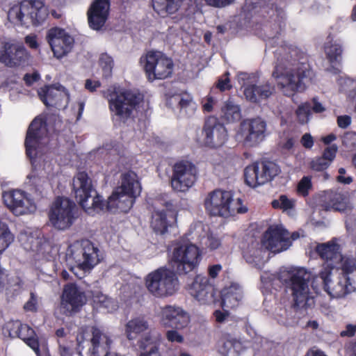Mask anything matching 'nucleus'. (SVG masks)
Wrapping results in <instances>:
<instances>
[{
  "label": "nucleus",
  "instance_id": "nucleus-11",
  "mask_svg": "<svg viewBox=\"0 0 356 356\" xmlns=\"http://www.w3.org/2000/svg\"><path fill=\"white\" fill-rule=\"evenodd\" d=\"M140 63L149 81L165 79L171 76L172 60L161 51H150L140 58Z\"/></svg>",
  "mask_w": 356,
  "mask_h": 356
},
{
  "label": "nucleus",
  "instance_id": "nucleus-33",
  "mask_svg": "<svg viewBox=\"0 0 356 356\" xmlns=\"http://www.w3.org/2000/svg\"><path fill=\"white\" fill-rule=\"evenodd\" d=\"M160 344V336H153L151 333H147L138 341V356H161Z\"/></svg>",
  "mask_w": 356,
  "mask_h": 356
},
{
  "label": "nucleus",
  "instance_id": "nucleus-39",
  "mask_svg": "<svg viewBox=\"0 0 356 356\" xmlns=\"http://www.w3.org/2000/svg\"><path fill=\"white\" fill-rule=\"evenodd\" d=\"M92 302L95 307L106 312H113L118 308L116 300L99 291L93 293Z\"/></svg>",
  "mask_w": 356,
  "mask_h": 356
},
{
  "label": "nucleus",
  "instance_id": "nucleus-53",
  "mask_svg": "<svg viewBox=\"0 0 356 356\" xmlns=\"http://www.w3.org/2000/svg\"><path fill=\"white\" fill-rule=\"evenodd\" d=\"M165 337L170 342L182 343L184 341V337L175 330L167 331Z\"/></svg>",
  "mask_w": 356,
  "mask_h": 356
},
{
  "label": "nucleus",
  "instance_id": "nucleus-43",
  "mask_svg": "<svg viewBox=\"0 0 356 356\" xmlns=\"http://www.w3.org/2000/svg\"><path fill=\"white\" fill-rule=\"evenodd\" d=\"M271 204L273 208L280 209L289 216L295 215L296 200L285 195H282L278 199L274 200Z\"/></svg>",
  "mask_w": 356,
  "mask_h": 356
},
{
  "label": "nucleus",
  "instance_id": "nucleus-37",
  "mask_svg": "<svg viewBox=\"0 0 356 356\" xmlns=\"http://www.w3.org/2000/svg\"><path fill=\"white\" fill-rule=\"evenodd\" d=\"M222 305L226 308L236 307L243 297L241 287L237 284H232L223 289L222 293Z\"/></svg>",
  "mask_w": 356,
  "mask_h": 356
},
{
  "label": "nucleus",
  "instance_id": "nucleus-48",
  "mask_svg": "<svg viewBox=\"0 0 356 356\" xmlns=\"http://www.w3.org/2000/svg\"><path fill=\"white\" fill-rule=\"evenodd\" d=\"M310 109V104L307 102L303 103L298 106L296 111V115L300 122L304 124L309 121Z\"/></svg>",
  "mask_w": 356,
  "mask_h": 356
},
{
  "label": "nucleus",
  "instance_id": "nucleus-23",
  "mask_svg": "<svg viewBox=\"0 0 356 356\" xmlns=\"http://www.w3.org/2000/svg\"><path fill=\"white\" fill-rule=\"evenodd\" d=\"M87 301L84 291L74 284H66L61 296L60 309L66 315L77 312Z\"/></svg>",
  "mask_w": 356,
  "mask_h": 356
},
{
  "label": "nucleus",
  "instance_id": "nucleus-61",
  "mask_svg": "<svg viewBox=\"0 0 356 356\" xmlns=\"http://www.w3.org/2000/svg\"><path fill=\"white\" fill-rule=\"evenodd\" d=\"M86 102V97L84 96H81L75 104V108H77V110H78L77 119H79L82 115L83 111L84 110Z\"/></svg>",
  "mask_w": 356,
  "mask_h": 356
},
{
  "label": "nucleus",
  "instance_id": "nucleus-6",
  "mask_svg": "<svg viewBox=\"0 0 356 356\" xmlns=\"http://www.w3.org/2000/svg\"><path fill=\"white\" fill-rule=\"evenodd\" d=\"M206 211L212 216L228 217L247 212L241 199H233L230 192L215 190L207 194L204 201Z\"/></svg>",
  "mask_w": 356,
  "mask_h": 356
},
{
  "label": "nucleus",
  "instance_id": "nucleus-51",
  "mask_svg": "<svg viewBox=\"0 0 356 356\" xmlns=\"http://www.w3.org/2000/svg\"><path fill=\"white\" fill-rule=\"evenodd\" d=\"M207 5L216 8H223L233 4L235 0H204Z\"/></svg>",
  "mask_w": 356,
  "mask_h": 356
},
{
  "label": "nucleus",
  "instance_id": "nucleus-27",
  "mask_svg": "<svg viewBox=\"0 0 356 356\" xmlns=\"http://www.w3.org/2000/svg\"><path fill=\"white\" fill-rule=\"evenodd\" d=\"M109 9V0H95L88 11L90 27L96 31L101 29L108 19Z\"/></svg>",
  "mask_w": 356,
  "mask_h": 356
},
{
  "label": "nucleus",
  "instance_id": "nucleus-29",
  "mask_svg": "<svg viewBox=\"0 0 356 356\" xmlns=\"http://www.w3.org/2000/svg\"><path fill=\"white\" fill-rule=\"evenodd\" d=\"M10 335L22 339L38 356H41L39 343L34 330L27 324H22L15 321L10 324Z\"/></svg>",
  "mask_w": 356,
  "mask_h": 356
},
{
  "label": "nucleus",
  "instance_id": "nucleus-59",
  "mask_svg": "<svg viewBox=\"0 0 356 356\" xmlns=\"http://www.w3.org/2000/svg\"><path fill=\"white\" fill-rule=\"evenodd\" d=\"M339 175L337 177L338 182L343 184H350L353 181V178L350 176L345 177L346 170L343 168L339 169Z\"/></svg>",
  "mask_w": 356,
  "mask_h": 356
},
{
  "label": "nucleus",
  "instance_id": "nucleus-56",
  "mask_svg": "<svg viewBox=\"0 0 356 356\" xmlns=\"http://www.w3.org/2000/svg\"><path fill=\"white\" fill-rule=\"evenodd\" d=\"M356 141V134L355 132H346L342 139L343 144L347 147H353Z\"/></svg>",
  "mask_w": 356,
  "mask_h": 356
},
{
  "label": "nucleus",
  "instance_id": "nucleus-26",
  "mask_svg": "<svg viewBox=\"0 0 356 356\" xmlns=\"http://www.w3.org/2000/svg\"><path fill=\"white\" fill-rule=\"evenodd\" d=\"M159 316L163 326L177 330L186 327L190 322L189 316L185 311L172 305L161 307Z\"/></svg>",
  "mask_w": 356,
  "mask_h": 356
},
{
  "label": "nucleus",
  "instance_id": "nucleus-52",
  "mask_svg": "<svg viewBox=\"0 0 356 356\" xmlns=\"http://www.w3.org/2000/svg\"><path fill=\"white\" fill-rule=\"evenodd\" d=\"M337 146L336 145H332L330 147H327L322 156L327 161H329V163L331 164L332 161L334 159L336 156V154L337 152Z\"/></svg>",
  "mask_w": 356,
  "mask_h": 356
},
{
  "label": "nucleus",
  "instance_id": "nucleus-18",
  "mask_svg": "<svg viewBox=\"0 0 356 356\" xmlns=\"http://www.w3.org/2000/svg\"><path fill=\"white\" fill-rule=\"evenodd\" d=\"M280 172L278 165L273 162L254 163L245 168V181L249 186L256 188L273 179Z\"/></svg>",
  "mask_w": 356,
  "mask_h": 356
},
{
  "label": "nucleus",
  "instance_id": "nucleus-12",
  "mask_svg": "<svg viewBox=\"0 0 356 356\" xmlns=\"http://www.w3.org/2000/svg\"><path fill=\"white\" fill-rule=\"evenodd\" d=\"M266 129V122L261 118H248L240 123L235 139L244 146L254 147L264 140Z\"/></svg>",
  "mask_w": 356,
  "mask_h": 356
},
{
  "label": "nucleus",
  "instance_id": "nucleus-47",
  "mask_svg": "<svg viewBox=\"0 0 356 356\" xmlns=\"http://www.w3.org/2000/svg\"><path fill=\"white\" fill-rule=\"evenodd\" d=\"M221 245L220 240L209 232L208 235L203 239L200 245V249H209L211 250L218 248Z\"/></svg>",
  "mask_w": 356,
  "mask_h": 356
},
{
  "label": "nucleus",
  "instance_id": "nucleus-3",
  "mask_svg": "<svg viewBox=\"0 0 356 356\" xmlns=\"http://www.w3.org/2000/svg\"><path fill=\"white\" fill-rule=\"evenodd\" d=\"M311 277V273L304 268H291L280 270L278 279L286 284L295 307L307 308L314 304L308 284Z\"/></svg>",
  "mask_w": 356,
  "mask_h": 356
},
{
  "label": "nucleus",
  "instance_id": "nucleus-17",
  "mask_svg": "<svg viewBox=\"0 0 356 356\" xmlns=\"http://www.w3.org/2000/svg\"><path fill=\"white\" fill-rule=\"evenodd\" d=\"M2 200L6 207L17 216L33 213L37 209L30 195L20 190L4 191Z\"/></svg>",
  "mask_w": 356,
  "mask_h": 356
},
{
  "label": "nucleus",
  "instance_id": "nucleus-22",
  "mask_svg": "<svg viewBox=\"0 0 356 356\" xmlns=\"http://www.w3.org/2000/svg\"><path fill=\"white\" fill-rule=\"evenodd\" d=\"M30 55L25 47L11 41H3L0 47V62L7 67L19 66L29 60Z\"/></svg>",
  "mask_w": 356,
  "mask_h": 356
},
{
  "label": "nucleus",
  "instance_id": "nucleus-20",
  "mask_svg": "<svg viewBox=\"0 0 356 356\" xmlns=\"http://www.w3.org/2000/svg\"><path fill=\"white\" fill-rule=\"evenodd\" d=\"M289 232L282 225L270 226L265 232L262 243L265 249L273 252H280L287 250L291 245Z\"/></svg>",
  "mask_w": 356,
  "mask_h": 356
},
{
  "label": "nucleus",
  "instance_id": "nucleus-34",
  "mask_svg": "<svg viewBox=\"0 0 356 356\" xmlns=\"http://www.w3.org/2000/svg\"><path fill=\"white\" fill-rule=\"evenodd\" d=\"M117 188L135 198L138 196L141 192V186L136 173L134 171L124 172L121 176V184Z\"/></svg>",
  "mask_w": 356,
  "mask_h": 356
},
{
  "label": "nucleus",
  "instance_id": "nucleus-42",
  "mask_svg": "<svg viewBox=\"0 0 356 356\" xmlns=\"http://www.w3.org/2000/svg\"><path fill=\"white\" fill-rule=\"evenodd\" d=\"M324 51L327 60L331 63H337L341 58L342 49L341 45L332 39L325 43Z\"/></svg>",
  "mask_w": 356,
  "mask_h": 356
},
{
  "label": "nucleus",
  "instance_id": "nucleus-50",
  "mask_svg": "<svg viewBox=\"0 0 356 356\" xmlns=\"http://www.w3.org/2000/svg\"><path fill=\"white\" fill-rule=\"evenodd\" d=\"M330 165L329 161H327L322 156L316 158L311 162V168L316 171L324 170L327 168Z\"/></svg>",
  "mask_w": 356,
  "mask_h": 356
},
{
  "label": "nucleus",
  "instance_id": "nucleus-36",
  "mask_svg": "<svg viewBox=\"0 0 356 356\" xmlns=\"http://www.w3.org/2000/svg\"><path fill=\"white\" fill-rule=\"evenodd\" d=\"M209 232V227L207 225L201 221L194 222L191 225L188 231L185 234L186 241L200 246Z\"/></svg>",
  "mask_w": 356,
  "mask_h": 356
},
{
  "label": "nucleus",
  "instance_id": "nucleus-25",
  "mask_svg": "<svg viewBox=\"0 0 356 356\" xmlns=\"http://www.w3.org/2000/svg\"><path fill=\"white\" fill-rule=\"evenodd\" d=\"M203 131L205 144L211 147H220L227 140L226 128L216 118L210 117L206 120Z\"/></svg>",
  "mask_w": 356,
  "mask_h": 356
},
{
  "label": "nucleus",
  "instance_id": "nucleus-8",
  "mask_svg": "<svg viewBox=\"0 0 356 356\" xmlns=\"http://www.w3.org/2000/svg\"><path fill=\"white\" fill-rule=\"evenodd\" d=\"M47 15V8L40 0L24 1L15 4L8 13V18L11 23L26 27L41 23Z\"/></svg>",
  "mask_w": 356,
  "mask_h": 356
},
{
  "label": "nucleus",
  "instance_id": "nucleus-58",
  "mask_svg": "<svg viewBox=\"0 0 356 356\" xmlns=\"http://www.w3.org/2000/svg\"><path fill=\"white\" fill-rule=\"evenodd\" d=\"M24 308L26 311H37L38 300L37 298L33 293H31L30 299L24 304Z\"/></svg>",
  "mask_w": 356,
  "mask_h": 356
},
{
  "label": "nucleus",
  "instance_id": "nucleus-1",
  "mask_svg": "<svg viewBox=\"0 0 356 356\" xmlns=\"http://www.w3.org/2000/svg\"><path fill=\"white\" fill-rule=\"evenodd\" d=\"M316 250L325 263L313 283L320 279L325 291L332 298H341L353 291L348 275L354 271L355 261L341 255L336 241L318 244Z\"/></svg>",
  "mask_w": 356,
  "mask_h": 356
},
{
  "label": "nucleus",
  "instance_id": "nucleus-40",
  "mask_svg": "<svg viewBox=\"0 0 356 356\" xmlns=\"http://www.w3.org/2000/svg\"><path fill=\"white\" fill-rule=\"evenodd\" d=\"M221 118L228 122L239 120L241 118L240 106L232 99L225 101L221 107Z\"/></svg>",
  "mask_w": 356,
  "mask_h": 356
},
{
  "label": "nucleus",
  "instance_id": "nucleus-35",
  "mask_svg": "<svg viewBox=\"0 0 356 356\" xmlns=\"http://www.w3.org/2000/svg\"><path fill=\"white\" fill-rule=\"evenodd\" d=\"M329 197L330 201L325 206L327 210L333 209L341 212H348L353 209V204L350 201V193L348 192L331 193Z\"/></svg>",
  "mask_w": 356,
  "mask_h": 356
},
{
  "label": "nucleus",
  "instance_id": "nucleus-62",
  "mask_svg": "<svg viewBox=\"0 0 356 356\" xmlns=\"http://www.w3.org/2000/svg\"><path fill=\"white\" fill-rule=\"evenodd\" d=\"M301 143L305 148H312L314 145L312 136L309 134H305L301 138Z\"/></svg>",
  "mask_w": 356,
  "mask_h": 356
},
{
  "label": "nucleus",
  "instance_id": "nucleus-44",
  "mask_svg": "<svg viewBox=\"0 0 356 356\" xmlns=\"http://www.w3.org/2000/svg\"><path fill=\"white\" fill-rule=\"evenodd\" d=\"M14 235L8 225L0 222V254L2 253L13 242Z\"/></svg>",
  "mask_w": 356,
  "mask_h": 356
},
{
  "label": "nucleus",
  "instance_id": "nucleus-57",
  "mask_svg": "<svg viewBox=\"0 0 356 356\" xmlns=\"http://www.w3.org/2000/svg\"><path fill=\"white\" fill-rule=\"evenodd\" d=\"M229 74V72H227L225 74V77L220 79L218 81L217 88H219L221 91H225L232 88L230 80L228 78Z\"/></svg>",
  "mask_w": 356,
  "mask_h": 356
},
{
  "label": "nucleus",
  "instance_id": "nucleus-19",
  "mask_svg": "<svg viewBox=\"0 0 356 356\" xmlns=\"http://www.w3.org/2000/svg\"><path fill=\"white\" fill-rule=\"evenodd\" d=\"M46 37L54 57L58 59L66 56L73 49L74 40L63 29L51 28L48 30Z\"/></svg>",
  "mask_w": 356,
  "mask_h": 356
},
{
  "label": "nucleus",
  "instance_id": "nucleus-2",
  "mask_svg": "<svg viewBox=\"0 0 356 356\" xmlns=\"http://www.w3.org/2000/svg\"><path fill=\"white\" fill-rule=\"evenodd\" d=\"M284 59V64L275 66L273 76L280 91L284 95L292 96L306 89L311 81L312 72L306 58L296 48H292Z\"/></svg>",
  "mask_w": 356,
  "mask_h": 356
},
{
  "label": "nucleus",
  "instance_id": "nucleus-45",
  "mask_svg": "<svg viewBox=\"0 0 356 356\" xmlns=\"http://www.w3.org/2000/svg\"><path fill=\"white\" fill-rule=\"evenodd\" d=\"M175 99L178 101L181 109L187 115H193L196 111L197 104L191 97H177Z\"/></svg>",
  "mask_w": 356,
  "mask_h": 356
},
{
  "label": "nucleus",
  "instance_id": "nucleus-54",
  "mask_svg": "<svg viewBox=\"0 0 356 356\" xmlns=\"http://www.w3.org/2000/svg\"><path fill=\"white\" fill-rule=\"evenodd\" d=\"M216 103V100L211 96H207L202 100V108L204 112H211L213 111V106Z\"/></svg>",
  "mask_w": 356,
  "mask_h": 356
},
{
  "label": "nucleus",
  "instance_id": "nucleus-55",
  "mask_svg": "<svg viewBox=\"0 0 356 356\" xmlns=\"http://www.w3.org/2000/svg\"><path fill=\"white\" fill-rule=\"evenodd\" d=\"M213 316L216 321L218 323H224L229 318V313L227 311L216 310Z\"/></svg>",
  "mask_w": 356,
  "mask_h": 356
},
{
  "label": "nucleus",
  "instance_id": "nucleus-63",
  "mask_svg": "<svg viewBox=\"0 0 356 356\" xmlns=\"http://www.w3.org/2000/svg\"><path fill=\"white\" fill-rule=\"evenodd\" d=\"M221 270H222V266L220 264H215V265L210 266L208 268L209 275L211 278L214 279L218 276V275L221 271Z\"/></svg>",
  "mask_w": 356,
  "mask_h": 356
},
{
  "label": "nucleus",
  "instance_id": "nucleus-46",
  "mask_svg": "<svg viewBox=\"0 0 356 356\" xmlns=\"http://www.w3.org/2000/svg\"><path fill=\"white\" fill-rule=\"evenodd\" d=\"M99 66L102 71V75L104 78H108L111 76L113 67V58L108 54H102L99 58Z\"/></svg>",
  "mask_w": 356,
  "mask_h": 356
},
{
  "label": "nucleus",
  "instance_id": "nucleus-24",
  "mask_svg": "<svg viewBox=\"0 0 356 356\" xmlns=\"http://www.w3.org/2000/svg\"><path fill=\"white\" fill-rule=\"evenodd\" d=\"M188 291L200 305H209L215 302L216 290L205 276H195L188 286Z\"/></svg>",
  "mask_w": 356,
  "mask_h": 356
},
{
  "label": "nucleus",
  "instance_id": "nucleus-5",
  "mask_svg": "<svg viewBox=\"0 0 356 356\" xmlns=\"http://www.w3.org/2000/svg\"><path fill=\"white\" fill-rule=\"evenodd\" d=\"M100 261L99 250L90 241L72 243L66 252V261L70 270L79 279L90 272Z\"/></svg>",
  "mask_w": 356,
  "mask_h": 356
},
{
  "label": "nucleus",
  "instance_id": "nucleus-31",
  "mask_svg": "<svg viewBox=\"0 0 356 356\" xmlns=\"http://www.w3.org/2000/svg\"><path fill=\"white\" fill-rule=\"evenodd\" d=\"M147 333L156 336L150 330L149 322L145 317L136 316L132 318L125 324L124 334L129 341H134L139 337L141 339Z\"/></svg>",
  "mask_w": 356,
  "mask_h": 356
},
{
  "label": "nucleus",
  "instance_id": "nucleus-15",
  "mask_svg": "<svg viewBox=\"0 0 356 356\" xmlns=\"http://www.w3.org/2000/svg\"><path fill=\"white\" fill-rule=\"evenodd\" d=\"M47 126L43 118H35L29 127L25 140L26 154L31 161L40 155L42 146L47 143Z\"/></svg>",
  "mask_w": 356,
  "mask_h": 356
},
{
  "label": "nucleus",
  "instance_id": "nucleus-16",
  "mask_svg": "<svg viewBox=\"0 0 356 356\" xmlns=\"http://www.w3.org/2000/svg\"><path fill=\"white\" fill-rule=\"evenodd\" d=\"M196 166L188 161H180L175 163L172 168L171 186L177 192H186L196 181L197 177Z\"/></svg>",
  "mask_w": 356,
  "mask_h": 356
},
{
  "label": "nucleus",
  "instance_id": "nucleus-14",
  "mask_svg": "<svg viewBox=\"0 0 356 356\" xmlns=\"http://www.w3.org/2000/svg\"><path fill=\"white\" fill-rule=\"evenodd\" d=\"M76 205L67 197H58L52 204L49 213V222L55 228L64 230L74 222Z\"/></svg>",
  "mask_w": 356,
  "mask_h": 356
},
{
  "label": "nucleus",
  "instance_id": "nucleus-49",
  "mask_svg": "<svg viewBox=\"0 0 356 356\" xmlns=\"http://www.w3.org/2000/svg\"><path fill=\"white\" fill-rule=\"evenodd\" d=\"M312 179L309 177H303L297 186V192L302 196L308 195L309 190L312 188Z\"/></svg>",
  "mask_w": 356,
  "mask_h": 356
},
{
  "label": "nucleus",
  "instance_id": "nucleus-4",
  "mask_svg": "<svg viewBox=\"0 0 356 356\" xmlns=\"http://www.w3.org/2000/svg\"><path fill=\"white\" fill-rule=\"evenodd\" d=\"M111 119L120 125L131 118L132 112L143 102V95L125 89L109 88L104 92Z\"/></svg>",
  "mask_w": 356,
  "mask_h": 356
},
{
  "label": "nucleus",
  "instance_id": "nucleus-60",
  "mask_svg": "<svg viewBox=\"0 0 356 356\" xmlns=\"http://www.w3.org/2000/svg\"><path fill=\"white\" fill-rule=\"evenodd\" d=\"M351 122V118L348 115H341L337 118V124L342 129L347 128Z\"/></svg>",
  "mask_w": 356,
  "mask_h": 356
},
{
  "label": "nucleus",
  "instance_id": "nucleus-10",
  "mask_svg": "<svg viewBox=\"0 0 356 356\" xmlns=\"http://www.w3.org/2000/svg\"><path fill=\"white\" fill-rule=\"evenodd\" d=\"M145 285L147 291L157 298L174 295L179 289V282L174 270L161 267L147 275Z\"/></svg>",
  "mask_w": 356,
  "mask_h": 356
},
{
  "label": "nucleus",
  "instance_id": "nucleus-38",
  "mask_svg": "<svg viewBox=\"0 0 356 356\" xmlns=\"http://www.w3.org/2000/svg\"><path fill=\"white\" fill-rule=\"evenodd\" d=\"M242 349V343L229 334L223 335L218 342L219 352L225 356H235Z\"/></svg>",
  "mask_w": 356,
  "mask_h": 356
},
{
  "label": "nucleus",
  "instance_id": "nucleus-41",
  "mask_svg": "<svg viewBox=\"0 0 356 356\" xmlns=\"http://www.w3.org/2000/svg\"><path fill=\"white\" fill-rule=\"evenodd\" d=\"M152 4L155 12L161 17L175 14L179 8L175 0H152Z\"/></svg>",
  "mask_w": 356,
  "mask_h": 356
},
{
  "label": "nucleus",
  "instance_id": "nucleus-30",
  "mask_svg": "<svg viewBox=\"0 0 356 356\" xmlns=\"http://www.w3.org/2000/svg\"><path fill=\"white\" fill-rule=\"evenodd\" d=\"M133 196L115 188L108 198L106 209L111 212H128L135 201Z\"/></svg>",
  "mask_w": 356,
  "mask_h": 356
},
{
  "label": "nucleus",
  "instance_id": "nucleus-21",
  "mask_svg": "<svg viewBox=\"0 0 356 356\" xmlns=\"http://www.w3.org/2000/svg\"><path fill=\"white\" fill-rule=\"evenodd\" d=\"M163 208L155 209L152 215L151 227L160 234H165L168 227L177 222V206L172 201L165 202Z\"/></svg>",
  "mask_w": 356,
  "mask_h": 356
},
{
  "label": "nucleus",
  "instance_id": "nucleus-7",
  "mask_svg": "<svg viewBox=\"0 0 356 356\" xmlns=\"http://www.w3.org/2000/svg\"><path fill=\"white\" fill-rule=\"evenodd\" d=\"M73 191L80 206L89 215H95L102 211L104 203L102 196L97 195L88 175L81 172L72 181Z\"/></svg>",
  "mask_w": 356,
  "mask_h": 356
},
{
  "label": "nucleus",
  "instance_id": "nucleus-9",
  "mask_svg": "<svg viewBox=\"0 0 356 356\" xmlns=\"http://www.w3.org/2000/svg\"><path fill=\"white\" fill-rule=\"evenodd\" d=\"M201 260L200 247L184 240L176 242L170 254V262L179 274L193 271L199 266Z\"/></svg>",
  "mask_w": 356,
  "mask_h": 356
},
{
  "label": "nucleus",
  "instance_id": "nucleus-28",
  "mask_svg": "<svg viewBox=\"0 0 356 356\" xmlns=\"http://www.w3.org/2000/svg\"><path fill=\"white\" fill-rule=\"evenodd\" d=\"M264 245L257 240L250 238L242 247L243 257L249 264L257 268H261L264 263V254L266 253Z\"/></svg>",
  "mask_w": 356,
  "mask_h": 356
},
{
  "label": "nucleus",
  "instance_id": "nucleus-32",
  "mask_svg": "<svg viewBox=\"0 0 356 356\" xmlns=\"http://www.w3.org/2000/svg\"><path fill=\"white\" fill-rule=\"evenodd\" d=\"M38 92L40 99L47 106L57 104L64 97L69 98L67 90L60 85L47 86L41 88Z\"/></svg>",
  "mask_w": 356,
  "mask_h": 356
},
{
  "label": "nucleus",
  "instance_id": "nucleus-64",
  "mask_svg": "<svg viewBox=\"0 0 356 356\" xmlns=\"http://www.w3.org/2000/svg\"><path fill=\"white\" fill-rule=\"evenodd\" d=\"M100 86L101 83L99 81H93L91 79H87L85 83V88L90 92L96 90Z\"/></svg>",
  "mask_w": 356,
  "mask_h": 356
},
{
  "label": "nucleus",
  "instance_id": "nucleus-13",
  "mask_svg": "<svg viewBox=\"0 0 356 356\" xmlns=\"http://www.w3.org/2000/svg\"><path fill=\"white\" fill-rule=\"evenodd\" d=\"M237 80L244 88L245 99L251 102L259 103L268 98L273 92L274 88L268 83H259L258 77L254 74L240 72Z\"/></svg>",
  "mask_w": 356,
  "mask_h": 356
}]
</instances>
